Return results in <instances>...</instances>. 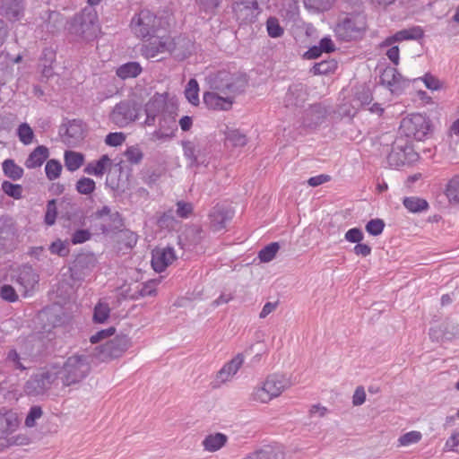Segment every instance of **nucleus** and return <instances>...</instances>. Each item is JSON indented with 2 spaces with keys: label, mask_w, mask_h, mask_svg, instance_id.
Returning <instances> with one entry per match:
<instances>
[{
  "label": "nucleus",
  "mask_w": 459,
  "mask_h": 459,
  "mask_svg": "<svg viewBox=\"0 0 459 459\" xmlns=\"http://www.w3.org/2000/svg\"><path fill=\"white\" fill-rule=\"evenodd\" d=\"M18 414L13 411H0V430L5 433H13L19 427Z\"/></svg>",
  "instance_id": "obj_23"
},
{
  "label": "nucleus",
  "mask_w": 459,
  "mask_h": 459,
  "mask_svg": "<svg viewBox=\"0 0 459 459\" xmlns=\"http://www.w3.org/2000/svg\"><path fill=\"white\" fill-rule=\"evenodd\" d=\"M158 282L159 281L156 280H152L141 284L139 286V290L132 295V299H137L140 297L154 296L156 294V286Z\"/></svg>",
  "instance_id": "obj_41"
},
{
  "label": "nucleus",
  "mask_w": 459,
  "mask_h": 459,
  "mask_svg": "<svg viewBox=\"0 0 459 459\" xmlns=\"http://www.w3.org/2000/svg\"><path fill=\"white\" fill-rule=\"evenodd\" d=\"M337 68V63L333 59L324 60L316 63L311 68V73L315 75L329 74L333 73Z\"/></svg>",
  "instance_id": "obj_35"
},
{
  "label": "nucleus",
  "mask_w": 459,
  "mask_h": 459,
  "mask_svg": "<svg viewBox=\"0 0 459 459\" xmlns=\"http://www.w3.org/2000/svg\"><path fill=\"white\" fill-rule=\"evenodd\" d=\"M68 30L82 39H94L99 31L97 13L92 8H84L71 22Z\"/></svg>",
  "instance_id": "obj_4"
},
{
  "label": "nucleus",
  "mask_w": 459,
  "mask_h": 459,
  "mask_svg": "<svg viewBox=\"0 0 459 459\" xmlns=\"http://www.w3.org/2000/svg\"><path fill=\"white\" fill-rule=\"evenodd\" d=\"M126 141V134L122 132L109 133L105 138V143L108 146L117 147Z\"/></svg>",
  "instance_id": "obj_52"
},
{
  "label": "nucleus",
  "mask_w": 459,
  "mask_h": 459,
  "mask_svg": "<svg viewBox=\"0 0 459 459\" xmlns=\"http://www.w3.org/2000/svg\"><path fill=\"white\" fill-rule=\"evenodd\" d=\"M63 166L57 160H48L45 166L46 177L48 180L53 181L58 178L61 175Z\"/></svg>",
  "instance_id": "obj_38"
},
{
  "label": "nucleus",
  "mask_w": 459,
  "mask_h": 459,
  "mask_svg": "<svg viewBox=\"0 0 459 459\" xmlns=\"http://www.w3.org/2000/svg\"><path fill=\"white\" fill-rule=\"evenodd\" d=\"M57 379L53 371H46L31 377L25 384V392L30 395L42 394Z\"/></svg>",
  "instance_id": "obj_11"
},
{
  "label": "nucleus",
  "mask_w": 459,
  "mask_h": 459,
  "mask_svg": "<svg viewBox=\"0 0 459 459\" xmlns=\"http://www.w3.org/2000/svg\"><path fill=\"white\" fill-rule=\"evenodd\" d=\"M185 157L191 165L197 163V155L200 152V143L197 140L186 141L182 143Z\"/></svg>",
  "instance_id": "obj_30"
},
{
  "label": "nucleus",
  "mask_w": 459,
  "mask_h": 459,
  "mask_svg": "<svg viewBox=\"0 0 459 459\" xmlns=\"http://www.w3.org/2000/svg\"><path fill=\"white\" fill-rule=\"evenodd\" d=\"M422 81L425 86L429 90L437 91L441 88L439 80L429 74H425Z\"/></svg>",
  "instance_id": "obj_61"
},
{
  "label": "nucleus",
  "mask_w": 459,
  "mask_h": 459,
  "mask_svg": "<svg viewBox=\"0 0 459 459\" xmlns=\"http://www.w3.org/2000/svg\"><path fill=\"white\" fill-rule=\"evenodd\" d=\"M2 166L4 175L9 178L13 180H18L22 178L23 175V169L17 165L13 160H5Z\"/></svg>",
  "instance_id": "obj_31"
},
{
  "label": "nucleus",
  "mask_w": 459,
  "mask_h": 459,
  "mask_svg": "<svg viewBox=\"0 0 459 459\" xmlns=\"http://www.w3.org/2000/svg\"><path fill=\"white\" fill-rule=\"evenodd\" d=\"M380 79L383 84L386 85L392 92L395 93L400 92L409 83L408 81L393 67L385 69Z\"/></svg>",
  "instance_id": "obj_17"
},
{
  "label": "nucleus",
  "mask_w": 459,
  "mask_h": 459,
  "mask_svg": "<svg viewBox=\"0 0 459 459\" xmlns=\"http://www.w3.org/2000/svg\"><path fill=\"white\" fill-rule=\"evenodd\" d=\"M185 96L191 104L197 105L199 103V86L195 79H190L187 82Z\"/></svg>",
  "instance_id": "obj_40"
},
{
  "label": "nucleus",
  "mask_w": 459,
  "mask_h": 459,
  "mask_svg": "<svg viewBox=\"0 0 459 459\" xmlns=\"http://www.w3.org/2000/svg\"><path fill=\"white\" fill-rule=\"evenodd\" d=\"M206 80L212 91L204 94V102L214 110L230 109L235 96L243 92L247 85V78L241 72L219 71Z\"/></svg>",
  "instance_id": "obj_1"
},
{
  "label": "nucleus",
  "mask_w": 459,
  "mask_h": 459,
  "mask_svg": "<svg viewBox=\"0 0 459 459\" xmlns=\"http://www.w3.org/2000/svg\"><path fill=\"white\" fill-rule=\"evenodd\" d=\"M114 333H115V328L109 327L108 329L99 331L95 334L91 335L90 338V341L91 343H97L100 341H101L108 336H111Z\"/></svg>",
  "instance_id": "obj_62"
},
{
  "label": "nucleus",
  "mask_w": 459,
  "mask_h": 459,
  "mask_svg": "<svg viewBox=\"0 0 459 459\" xmlns=\"http://www.w3.org/2000/svg\"><path fill=\"white\" fill-rule=\"evenodd\" d=\"M49 156V150L44 145L36 147L25 160L27 169L39 168Z\"/></svg>",
  "instance_id": "obj_22"
},
{
  "label": "nucleus",
  "mask_w": 459,
  "mask_h": 459,
  "mask_svg": "<svg viewBox=\"0 0 459 459\" xmlns=\"http://www.w3.org/2000/svg\"><path fill=\"white\" fill-rule=\"evenodd\" d=\"M177 259L174 248L158 247L152 251V266L157 273H161Z\"/></svg>",
  "instance_id": "obj_15"
},
{
  "label": "nucleus",
  "mask_w": 459,
  "mask_h": 459,
  "mask_svg": "<svg viewBox=\"0 0 459 459\" xmlns=\"http://www.w3.org/2000/svg\"><path fill=\"white\" fill-rule=\"evenodd\" d=\"M165 22L149 10H142L133 17L131 29L138 38H147L160 32Z\"/></svg>",
  "instance_id": "obj_6"
},
{
  "label": "nucleus",
  "mask_w": 459,
  "mask_h": 459,
  "mask_svg": "<svg viewBox=\"0 0 459 459\" xmlns=\"http://www.w3.org/2000/svg\"><path fill=\"white\" fill-rule=\"evenodd\" d=\"M444 450L459 453V429L455 430L446 439Z\"/></svg>",
  "instance_id": "obj_55"
},
{
  "label": "nucleus",
  "mask_w": 459,
  "mask_h": 459,
  "mask_svg": "<svg viewBox=\"0 0 459 459\" xmlns=\"http://www.w3.org/2000/svg\"><path fill=\"white\" fill-rule=\"evenodd\" d=\"M284 453L280 448L265 446L260 450L250 453L243 459H283Z\"/></svg>",
  "instance_id": "obj_26"
},
{
  "label": "nucleus",
  "mask_w": 459,
  "mask_h": 459,
  "mask_svg": "<svg viewBox=\"0 0 459 459\" xmlns=\"http://www.w3.org/2000/svg\"><path fill=\"white\" fill-rule=\"evenodd\" d=\"M446 195L450 203L459 204V175L452 178L446 187Z\"/></svg>",
  "instance_id": "obj_36"
},
{
  "label": "nucleus",
  "mask_w": 459,
  "mask_h": 459,
  "mask_svg": "<svg viewBox=\"0 0 459 459\" xmlns=\"http://www.w3.org/2000/svg\"><path fill=\"white\" fill-rule=\"evenodd\" d=\"M366 29V22L363 16L354 15L346 17L335 27V34L343 41H351L361 37Z\"/></svg>",
  "instance_id": "obj_7"
},
{
  "label": "nucleus",
  "mask_w": 459,
  "mask_h": 459,
  "mask_svg": "<svg viewBox=\"0 0 459 459\" xmlns=\"http://www.w3.org/2000/svg\"><path fill=\"white\" fill-rule=\"evenodd\" d=\"M24 0H1L0 13L11 22L22 18Z\"/></svg>",
  "instance_id": "obj_19"
},
{
  "label": "nucleus",
  "mask_w": 459,
  "mask_h": 459,
  "mask_svg": "<svg viewBox=\"0 0 459 459\" xmlns=\"http://www.w3.org/2000/svg\"><path fill=\"white\" fill-rule=\"evenodd\" d=\"M404 207L411 212H420L428 209V202L416 196L405 197L403 199Z\"/></svg>",
  "instance_id": "obj_33"
},
{
  "label": "nucleus",
  "mask_w": 459,
  "mask_h": 459,
  "mask_svg": "<svg viewBox=\"0 0 459 459\" xmlns=\"http://www.w3.org/2000/svg\"><path fill=\"white\" fill-rule=\"evenodd\" d=\"M221 2V0H196V4L205 12L213 11Z\"/></svg>",
  "instance_id": "obj_64"
},
{
  "label": "nucleus",
  "mask_w": 459,
  "mask_h": 459,
  "mask_svg": "<svg viewBox=\"0 0 459 459\" xmlns=\"http://www.w3.org/2000/svg\"><path fill=\"white\" fill-rule=\"evenodd\" d=\"M0 296L3 299L9 302H14L18 299V295L16 294L14 288L12 287L11 285L2 286L0 290Z\"/></svg>",
  "instance_id": "obj_58"
},
{
  "label": "nucleus",
  "mask_w": 459,
  "mask_h": 459,
  "mask_svg": "<svg viewBox=\"0 0 459 459\" xmlns=\"http://www.w3.org/2000/svg\"><path fill=\"white\" fill-rule=\"evenodd\" d=\"M307 90L303 83H293L289 87L284 97V104L287 108L300 107L307 99Z\"/></svg>",
  "instance_id": "obj_18"
},
{
  "label": "nucleus",
  "mask_w": 459,
  "mask_h": 459,
  "mask_svg": "<svg viewBox=\"0 0 459 459\" xmlns=\"http://www.w3.org/2000/svg\"><path fill=\"white\" fill-rule=\"evenodd\" d=\"M290 386L289 378L283 375L273 374L254 388L251 398L253 401L265 403L281 395Z\"/></svg>",
  "instance_id": "obj_3"
},
{
  "label": "nucleus",
  "mask_w": 459,
  "mask_h": 459,
  "mask_svg": "<svg viewBox=\"0 0 459 459\" xmlns=\"http://www.w3.org/2000/svg\"><path fill=\"white\" fill-rule=\"evenodd\" d=\"M403 40H411L409 31L407 29L397 31L394 35L386 38L382 43L381 47H388L394 45L396 42Z\"/></svg>",
  "instance_id": "obj_49"
},
{
  "label": "nucleus",
  "mask_w": 459,
  "mask_h": 459,
  "mask_svg": "<svg viewBox=\"0 0 459 459\" xmlns=\"http://www.w3.org/2000/svg\"><path fill=\"white\" fill-rule=\"evenodd\" d=\"M91 232L88 230H78L72 236V243L82 244L91 238Z\"/></svg>",
  "instance_id": "obj_59"
},
{
  "label": "nucleus",
  "mask_w": 459,
  "mask_h": 459,
  "mask_svg": "<svg viewBox=\"0 0 459 459\" xmlns=\"http://www.w3.org/2000/svg\"><path fill=\"white\" fill-rule=\"evenodd\" d=\"M39 281V275L31 266H23L20 269L16 282L19 285V291L23 296H28Z\"/></svg>",
  "instance_id": "obj_16"
},
{
  "label": "nucleus",
  "mask_w": 459,
  "mask_h": 459,
  "mask_svg": "<svg viewBox=\"0 0 459 459\" xmlns=\"http://www.w3.org/2000/svg\"><path fill=\"white\" fill-rule=\"evenodd\" d=\"M225 135L226 143L233 147H242L247 143L246 134L237 129H228Z\"/></svg>",
  "instance_id": "obj_32"
},
{
  "label": "nucleus",
  "mask_w": 459,
  "mask_h": 459,
  "mask_svg": "<svg viewBox=\"0 0 459 459\" xmlns=\"http://www.w3.org/2000/svg\"><path fill=\"white\" fill-rule=\"evenodd\" d=\"M228 437L222 433H215L207 436L204 441L203 446L204 449L210 452H214L221 448L227 442Z\"/></svg>",
  "instance_id": "obj_28"
},
{
  "label": "nucleus",
  "mask_w": 459,
  "mask_h": 459,
  "mask_svg": "<svg viewBox=\"0 0 459 459\" xmlns=\"http://www.w3.org/2000/svg\"><path fill=\"white\" fill-rule=\"evenodd\" d=\"M279 249H280L279 243L273 242L260 250V252L258 254V257L261 260V262H264V263L271 262L275 257Z\"/></svg>",
  "instance_id": "obj_43"
},
{
  "label": "nucleus",
  "mask_w": 459,
  "mask_h": 459,
  "mask_svg": "<svg viewBox=\"0 0 459 459\" xmlns=\"http://www.w3.org/2000/svg\"><path fill=\"white\" fill-rule=\"evenodd\" d=\"M56 200L52 199L47 204V211L45 214V222L46 224L51 226L55 223L56 218Z\"/></svg>",
  "instance_id": "obj_56"
},
{
  "label": "nucleus",
  "mask_w": 459,
  "mask_h": 459,
  "mask_svg": "<svg viewBox=\"0 0 459 459\" xmlns=\"http://www.w3.org/2000/svg\"><path fill=\"white\" fill-rule=\"evenodd\" d=\"M244 363V356L241 353L236 355L216 373L212 382V388H220L222 385L231 381Z\"/></svg>",
  "instance_id": "obj_12"
},
{
  "label": "nucleus",
  "mask_w": 459,
  "mask_h": 459,
  "mask_svg": "<svg viewBox=\"0 0 459 459\" xmlns=\"http://www.w3.org/2000/svg\"><path fill=\"white\" fill-rule=\"evenodd\" d=\"M231 218L232 213L230 210L215 206L210 213L211 227L214 231H220L225 228Z\"/></svg>",
  "instance_id": "obj_21"
},
{
  "label": "nucleus",
  "mask_w": 459,
  "mask_h": 459,
  "mask_svg": "<svg viewBox=\"0 0 459 459\" xmlns=\"http://www.w3.org/2000/svg\"><path fill=\"white\" fill-rule=\"evenodd\" d=\"M142 72V67L137 62H129L119 66L117 75L121 79L136 77Z\"/></svg>",
  "instance_id": "obj_29"
},
{
  "label": "nucleus",
  "mask_w": 459,
  "mask_h": 459,
  "mask_svg": "<svg viewBox=\"0 0 459 459\" xmlns=\"http://www.w3.org/2000/svg\"><path fill=\"white\" fill-rule=\"evenodd\" d=\"M17 136L24 145H30L34 140V132L27 123H22L17 128Z\"/></svg>",
  "instance_id": "obj_39"
},
{
  "label": "nucleus",
  "mask_w": 459,
  "mask_h": 459,
  "mask_svg": "<svg viewBox=\"0 0 459 459\" xmlns=\"http://www.w3.org/2000/svg\"><path fill=\"white\" fill-rule=\"evenodd\" d=\"M422 437L420 431L412 430L402 435L398 438L399 446H409L411 445L418 443Z\"/></svg>",
  "instance_id": "obj_45"
},
{
  "label": "nucleus",
  "mask_w": 459,
  "mask_h": 459,
  "mask_svg": "<svg viewBox=\"0 0 459 459\" xmlns=\"http://www.w3.org/2000/svg\"><path fill=\"white\" fill-rule=\"evenodd\" d=\"M65 166L67 170L74 172L84 163V155L74 151H65L64 153Z\"/></svg>",
  "instance_id": "obj_27"
},
{
  "label": "nucleus",
  "mask_w": 459,
  "mask_h": 459,
  "mask_svg": "<svg viewBox=\"0 0 459 459\" xmlns=\"http://www.w3.org/2000/svg\"><path fill=\"white\" fill-rule=\"evenodd\" d=\"M42 20L45 23L44 28L51 33L59 30L65 23L63 15L56 11H47L42 16Z\"/></svg>",
  "instance_id": "obj_25"
},
{
  "label": "nucleus",
  "mask_w": 459,
  "mask_h": 459,
  "mask_svg": "<svg viewBox=\"0 0 459 459\" xmlns=\"http://www.w3.org/2000/svg\"><path fill=\"white\" fill-rule=\"evenodd\" d=\"M345 239L351 243H359L363 239V233L358 228L351 229L345 233Z\"/></svg>",
  "instance_id": "obj_60"
},
{
  "label": "nucleus",
  "mask_w": 459,
  "mask_h": 459,
  "mask_svg": "<svg viewBox=\"0 0 459 459\" xmlns=\"http://www.w3.org/2000/svg\"><path fill=\"white\" fill-rule=\"evenodd\" d=\"M232 12L239 23L254 22L259 14L257 0H235L232 4Z\"/></svg>",
  "instance_id": "obj_10"
},
{
  "label": "nucleus",
  "mask_w": 459,
  "mask_h": 459,
  "mask_svg": "<svg viewBox=\"0 0 459 459\" xmlns=\"http://www.w3.org/2000/svg\"><path fill=\"white\" fill-rule=\"evenodd\" d=\"M75 189L81 195H89L96 189L95 181L90 178H81L75 185Z\"/></svg>",
  "instance_id": "obj_42"
},
{
  "label": "nucleus",
  "mask_w": 459,
  "mask_h": 459,
  "mask_svg": "<svg viewBox=\"0 0 459 459\" xmlns=\"http://www.w3.org/2000/svg\"><path fill=\"white\" fill-rule=\"evenodd\" d=\"M65 134L74 142L83 138L84 127L80 120L70 121L67 125Z\"/></svg>",
  "instance_id": "obj_37"
},
{
  "label": "nucleus",
  "mask_w": 459,
  "mask_h": 459,
  "mask_svg": "<svg viewBox=\"0 0 459 459\" xmlns=\"http://www.w3.org/2000/svg\"><path fill=\"white\" fill-rule=\"evenodd\" d=\"M177 206V214L181 218H187L193 211V206L189 203L178 202Z\"/></svg>",
  "instance_id": "obj_63"
},
{
  "label": "nucleus",
  "mask_w": 459,
  "mask_h": 459,
  "mask_svg": "<svg viewBox=\"0 0 459 459\" xmlns=\"http://www.w3.org/2000/svg\"><path fill=\"white\" fill-rule=\"evenodd\" d=\"M126 160L132 165L141 163L143 159V152L138 145L129 146L124 153Z\"/></svg>",
  "instance_id": "obj_44"
},
{
  "label": "nucleus",
  "mask_w": 459,
  "mask_h": 459,
  "mask_svg": "<svg viewBox=\"0 0 459 459\" xmlns=\"http://www.w3.org/2000/svg\"><path fill=\"white\" fill-rule=\"evenodd\" d=\"M110 308L107 303L100 302L96 305L93 313V320L96 323H104L109 316Z\"/></svg>",
  "instance_id": "obj_46"
},
{
  "label": "nucleus",
  "mask_w": 459,
  "mask_h": 459,
  "mask_svg": "<svg viewBox=\"0 0 459 459\" xmlns=\"http://www.w3.org/2000/svg\"><path fill=\"white\" fill-rule=\"evenodd\" d=\"M43 411L39 406H32L25 419V426L32 428L36 424V420L40 419Z\"/></svg>",
  "instance_id": "obj_53"
},
{
  "label": "nucleus",
  "mask_w": 459,
  "mask_h": 459,
  "mask_svg": "<svg viewBox=\"0 0 459 459\" xmlns=\"http://www.w3.org/2000/svg\"><path fill=\"white\" fill-rule=\"evenodd\" d=\"M401 134L417 141H422L432 131L431 122L428 117L420 113L410 114L400 123Z\"/></svg>",
  "instance_id": "obj_5"
},
{
  "label": "nucleus",
  "mask_w": 459,
  "mask_h": 459,
  "mask_svg": "<svg viewBox=\"0 0 459 459\" xmlns=\"http://www.w3.org/2000/svg\"><path fill=\"white\" fill-rule=\"evenodd\" d=\"M149 109H151L152 115L158 118L161 117L163 112L168 111L166 109V101L161 96L152 98L146 104L145 112L149 113Z\"/></svg>",
  "instance_id": "obj_34"
},
{
  "label": "nucleus",
  "mask_w": 459,
  "mask_h": 459,
  "mask_svg": "<svg viewBox=\"0 0 459 459\" xmlns=\"http://www.w3.org/2000/svg\"><path fill=\"white\" fill-rule=\"evenodd\" d=\"M3 191L9 196L14 199H20L22 194V187L21 185L13 184L9 181H4L2 184Z\"/></svg>",
  "instance_id": "obj_48"
},
{
  "label": "nucleus",
  "mask_w": 459,
  "mask_h": 459,
  "mask_svg": "<svg viewBox=\"0 0 459 459\" xmlns=\"http://www.w3.org/2000/svg\"><path fill=\"white\" fill-rule=\"evenodd\" d=\"M326 117V110L319 104L312 105L305 110L302 124L306 127L313 128L321 125Z\"/></svg>",
  "instance_id": "obj_20"
},
{
  "label": "nucleus",
  "mask_w": 459,
  "mask_h": 459,
  "mask_svg": "<svg viewBox=\"0 0 459 459\" xmlns=\"http://www.w3.org/2000/svg\"><path fill=\"white\" fill-rule=\"evenodd\" d=\"M110 166L111 160L108 155H102L98 160L88 163L83 171L88 175L102 177Z\"/></svg>",
  "instance_id": "obj_24"
},
{
  "label": "nucleus",
  "mask_w": 459,
  "mask_h": 459,
  "mask_svg": "<svg viewBox=\"0 0 459 459\" xmlns=\"http://www.w3.org/2000/svg\"><path fill=\"white\" fill-rule=\"evenodd\" d=\"M49 250L52 254L58 255L62 257L66 256L69 254V248L67 245L60 239L54 241L50 245Z\"/></svg>",
  "instance_id": "obj_57"
},
{
  "label": "nucleus",
  "mask_w": 459,
  "mask_h": 459,
  "mask_svg": "<svg viewBox=\"0 0 459 459\" xmlns=\"http://www.w3.org/2000/svg\"><path fill=\"white\" fill-rule=\"evenodd\" d=\"M385 223L381 219L370 220L366 224V230L372 236H378L382 233Z\"/></svg>",
  "instance_id": "obj_54"
},
{
  "label": "nucleus",
  "mask_w": 459,
  "mask_h": 459,
  "mask_svg": "<svg viewBox=\"0 0 459 459\" xmlns=\"http://www.w3.org/2000/svg\"><path fill=\"white\" fill-rule=\"evenodd\" d=\"M177 44L176 39L170 36L158 33L150 37V41L143 45L141 53L146 58H154L161 53L175 52Z\"/></svg>",
  "instance_id": "obj_8"
},
{
  "label": "nucleus",
  "mask_w": 459,
  "mask_h": 459,
  "mask_svg": "<svg viewBox=\"0 0 459 459\" xmlns=\"http://www.w3.org/2000/svg\"><path fill=\"white\" fill-rule=\"evenodd\" d=\"M129 346V339L126 335L116 336L100 346L101 358L115 359L122 355Z\"/></svg>",
  "instance_id": "obj_14"
},
{
  "label": "nucleus",
  "mask_w": 459,
  "mask_h": 459,
  "mask_svg": "<svg viewBox=\"0 0 459 459\" xmlns=\"http://www.w3.org/2000/svg\"><path fill=\"white\" fill-rule=\"evenodd\" d=\"M356 100L360 102L362 106L369 105L372 101V93L368 86L361 85L358 88L355 93Z\"/></svg>",
  "instance_id": "obj_50"
},
{
  "label": "nucleus",
  "mask_w": 459,
  "mask_h": 459,
  "mask_svg": "<svg viewBox=\"0 0 459 459\" xmlns=\"http://www.w3.org/2000/svg\"><path fill=\"white\" fill-rule=\"evenodd\" d=\"M139 108L131 100H123L117 103L111 114L110 120L118 127H125L138 117Z\"/></svg>",
  "instance_id": "obj_9"
},
{
  "label": "nucleus",
  "mask_w": 459,
  "mask_h": 459,
  "mask_svg": "<svg viewBox=\"0 0 459 459\" xmlns=\"http://www.w3.org/2000/svg\"><path fill=\"white\" fill-rule=\"evenodd\" d=\"M178 129L176 117L171 111L163 112L159 118V126L152 134V141L170 139Z\"/></svg>",
  "instance_id": "obj_13"
},
{
  "label": "nucleus",
  "mask_w": 459,
  "mask_h": 459,
  "mask_svg": "<svg viewBox=\"0 0 459 459\" xmlns=\"http://www.w3.org/2000/svg\"><path fill=\"white\" fill-rule=\"evenodd\" d=\"M268 35L272 38H279L283 34V29L277 18L270 17L266 22Z\"/></svg>",
  "instance_id": "obj_47"
},
{
  "label": "nucleus",
  "mask_w": 459,
  "mask_h": 459,
  "mask_svg": "<svg viewBox=\"0 0 459 459\" xmlns=\"http://www.w3.org/2000/svg\"><path fill=\"white\" fill-rule=\"evenodd\" d=\"M91 362L87 355L75 354L66 359L63 367L56 372L65 386L79 384L89 375Z\"/></svg>",
  "instance_id": "obj_2"
},
{
  "label": "nucleus",
  "mask_w": 459,
  "mask_h": 459,
  "mask_svg": "<svg viewBox=\"0 0 459 459\" xmlns=\"http://www.w3.org/2000/svg\"><path fill=\"white\" fill-rule=\"evenodd\" d=\"M333 0H305V5L308 9H313L315 11L323 12L328 10Z\"/></svg>",
  "instance_id": "obj_51"
}]
</instances>
